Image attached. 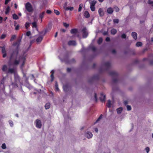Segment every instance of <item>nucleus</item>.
<instances>
[{
	"label": "nucleus",
	"mask_w": 153,
	"mask_h": 153,
	"mask_svg": "<svg viewBox=\"0 0 153 153\" xmlns=\"http://www.w3.org/2000/svg\"><path fill=\"white\" fill-rule=\"evenodd\" d=\"M16 35H13L10 39V41L12 42L16 38Z\"/></svg>",
	"instance_id": "36"
},
{
	"label": "nucleus",
	"mask_w": 153,
	"mask_h": 153,
	"mask_svg": "<svg viewBox=\"0 0 153 153\" xmlns=\"http://www.w3.org/2000/svg\"><path fill=\"white\" fill-rule=\"evenodd\" d=\"M6 35L5 34H2L1 36V39H3L6 37Z\"/></svg>",
	"instance_id": "51"
},
{
	"label": "nucleus",
	"mask_w": 153,
	"mask_h": 153,
	"mask_svg": "<svg viewBox=\"0 0 153 153\" xmlns=\"http://www.w3.org/2000/svg\"><path fill=\"white\" fill-rule=\"evenodd\" d=\"M10 7L9 6H7L6 9L5 14H8L10 12Z\"/></svg>",
	"instance_id": "32"
},
{
	"label": "nucleus",
	"mask_w": 153,
	"mask_h": 153,
	"mask_svg": "<svg viewBox=\"0 0 153 153\" xmlns=\"http://www.w3.org/2000/svg\"><path fill=\"white\" fill-rule=\"evenodd\" d=\"M117 81H118V80L116 78H114L113 79V82L114 83H116L117 82Z\"/></svg>",
	"instance_id": "57"
},
{
	"label": "nucleus",
	"mask_w": 153,
	"mask_h": 153,
	"mask_svg": "<svg viewBox=\"0 0 153 153\" xmlns=\"http://www.w3.org/2000/svg\"><path fill=\"white\" fill-rule=\"evenodd\" d=\"M26 35L28 36H30L31 35V32L30 31H27L26 33Z\"/></svg>",
	"instance_id": "55"
},
{
	"label": "nucleus",
	"mask_w": 153,
	"mask_h": 153,
	"mask_svg": "<svg viewBox=\"0 0 153 153\" xmlns=\"http://www.w3.org/2000/svg\"><path fill=\"white\" fill-rule=\"evenodd\" d=\"M145 150L147 153H148L149 151V147H146L145 149Z\"/></svg>",
	"instance_id": "58"
},
{
	"label": "nucleus",
	"mask_w": 153,
	"mask_h": 153,
	"mask_svg": "<svg viewBox=\"0 0 153 153\" xmlns=\"http://www.w3.org/2000/svg\"><path fill=\"white\" fill-rule=\"evenodd\" d=\"M35 123L36 124V126L37 128H41L42 125L41 121L40 120L37 119L35 121Z\"/></svg>",
	"instance_id": "7"
},
{
	"label": "nucleus",
	"mask_w": 153,
	"mask_h": 153,
	"mask_svg": "<svg viewBox=\"0 0 153 153\" xmlns=\"http://www.w3.org/2000/svg\"><path fill=\"white\" fill-rule=\"evenodd\" d=\"M15 58H16V57H15ZM20 60L22 62V63L21 66V67H22L25 65L26 61V56L24 55L20 56L19 59V60H17L16 59L13 62L12 65H18L19 64Z\"/></svg>",
	"instance_id": "2"
},
{
	"label": "nucleus",
	"mask_w": 153,
	"mask_h": 153,
	"mask_svg": "<svg viewBox=\"0 0 153 153\" xmlns=\"http://www.w3.org/2000/svg\"><path fill=\"white\" fill-rule=\"evenodd\" d=\"M123 110V108L122 107H120L117 109V113L118 114H120Z\"/></svg>",
	"instance_id": "29"
},
{
	"label": "nucleus",
	"mask_w": 153,
	"mask_h": 153,
	"mask_svg": "<svg viewBox=\"0 0 153 153\" xmlns=\"http://www.w3.org/2000/svg\"><path fill=\"white\" fill-rule=\"evenodd\" d=\"M65 60L66 62L67 63H75V61L74 59H71V60H70L68 62H66V61Z\"/></svg>",
	"instance_id": "34"
},
{
	"label": "nucleus",
	"mask_w": 153,
	"mask_h": 153,
	"mask_svg": "<svg viewBox=\"0 0 153 153\" xmlns=\"http://www.w3.org/2000/svg\"><path fill=\"white\" fill-rule=\"evenodd\" d=\"M32 24L33 25V27H34L35 28L37 27V25L36 23V22H33L32 23Z\"/></svg>",
	"instance_id": "41"
},
{
	"label": "nucleus",
	"mask_w": 153,
	"mask_h": 153,
	"mask_svg": "<svg viewBox=\"0 0 153 153\" xmlns=\"http://www.w3.org/2000/svg\"><path fill=\"white\" fill-rule=\"evenodd\" d=\"M131 36L134 39L136 40L137 39V34L136 32H132L131 33Z\"/></svg>",
	"instance_id": "19"
},
{
	"label": "nucleus",
	"mask_w": 153,
	"mask_h": 153,
	"mask_svg": "<svg viewBox=\"0 0 153 153\" xmlns=\"http://www.w3.org/2000/svg\"><path fill=\"white\" fill-rule=\"evenodd\" d=\"M110 76L113 77H117L118 76V74L115 71H111L109 73Z\"/></svg>",
	"instance_id": "9"
},
{
	"label": "nucleus",
	"mask_w": 153,
	"mask_h": 153,
	"mask_svg": "<svg viewBox=\"0 0 153 153\" xmlns=\"http://www.w3.org/2000/svg\"><path fill=\"white\" fill-rule=\"evenodd\" d=\"M11 0H5L4 4H7L8 2L10 1Z\"/></svg>",
	"instance_id": "61"
},
{
	"label": "nucleus",
	"mask_w": 153,
	"mask_h": 153,
	"mask_svg": "<svg viewBox=\"0 0 153 153\" xmlns=\"http://www.w3.org/2000/svg\"><path fill=\"white\" fill-rule=\"evenodd\" d=\"M43 36H40L36 39V41L37 44H39L41 42L43 39Z\"/></svg>",
	"instance_id": "10"
},
{
	"label": "nucleus",
	"mask_w": 153,
	"mask_h": 153,
	"mask_svg": "<svg viewBox=\"0 0 153 153\" xmlns=\"http://www.w3.org/2000/svg\"><path fill=\"white\" fill-rule=\"evenodd\" d=\"M54 12L57 15H59L60 14L59 12L57 10H54Z\"/></svg>",
	"instance_id": "43"
},
{
	"label": "nucleus",
	"mask_w": 153,
	"mask_h": 153,
	"mask_svg": "<svg viewBox=\"0 0 153 153\" xmlns=\"http://www.w3.org/2000/svg\"><path fill=\"white\" fill-rule=\"evenodd\" d=\"M1 148L3 149H5L6 148V145L4 143L2 144Z\"/></svg>",
	"instance_id": "50"
},
{
	"label": "nucleus",
	"mask_w": 153,
	"mask_h": 153,
	"mask_svg": "<svg viewBox=\"0 0 153 153\" xmlns=\"http://www.w3.org/2000/svg\"><path fill=\"white\" fill-rule=\"evenodd\" d=\"M83 4H80L79 5V8L78 9V11L79 12H80V11H81L82 8L83 7Z\"/></svg>",
	"instance_id": "35"
},
{
	"label": "nucleus",
	"mask_w": 153,
	"mask_h": 153,
	"mask_svg": "<svg viewBox=\"0 0 153 153\" xmlns=\"http://www.w3.org/2000/svg\"><path fill=\"white\" fill-rule=\"evenodd\" d=\"M111 101L110 100H108L106 106L108 108H110L111 107Z\"/></svg>",
	"instance_id": "26"
},
{
	"label": "nucleus",
	"mask_w": 153,
	"mask_h": 153,
	"mask_svg": "<svg viewBox=\"0 0 153 153\" xmlns=\"http://www.w3.org/2000/svg\"><path fill=\"white\" fill-rule=\"evenodd\" d=\"M45 12V11H43L40 13L39 14V18L41 20V22L42 21V19L44 18Z\"/></svg>",
	"instance_id": "11"
},
{
	"label": "nucleus",
	"mask_w": 153,
	"mask_h": 153,
	"mask_svg": "<svg viewBox=\"0 0 153 153\" xmlns=\"http://www.w3.org/2000/svg\"><path fill=\"white\" fill-rule=\"evenodd\" d=\"M7 73L10 74H15V70L14 68H10L8 69L7 71Z\"/></svg>",
	"instance_id": "16"
},
{
	"label": "nucleus",
	"mask_w": 153,
	"mask_h": 153,
	"mask_svg": "<svg viewBox=\"0 0 153 153\" xmlns=\"http://www.w3.org/2000/svg\"><path fill=\"white\" fill-rule=\"evenodd\" d=\"M115 10L116 12H118L120 10L119 8L117 6H115L114 7Z\"/></svg>",
	"instance_id": "42"
},
{
	"label": "nucleus",
	"mask_w": 153,
	"mask_h": 153,
	"mask_svg": "<svg viewBox=\"0 0 153 153\" xmlns=\"http://www.w3.org/2000/svg\"><path fill=\"white\" fill-rule=\"evenodd\" d=\"M114 10L113 8L111 7H109L107 9V12L109 14H111L113 13Z\"/></svg>",
	"instance_id": "15"
},
{
	"label": "nucleus",
	"mask_w": 153,
	"mask_h": 153,
	"mask_svg": "<svg viewBox=\"0 0 153 153\" xmlns=\"http://www.w3.org/2000/svg\"><path fill=\"white\" fill-rule=\"evenodd\" d=\"M43 91L41 89H39L38 90H37L36 92H33V94L34 95H40L41 94V93H42Z\"/></svg>",
	"instance_id": "17"
},
{
	"label": "nucleus",
	"mask_w": 153,
	"mask_h": 153,
	"mask_svg": "<svg viewBox=\"0 0 153 153\" xmlns=\"http://www.w3.org/2000/svg\"><path fill=\"white\" fill-rule=\"evenodd\" d=\"M50 104L49 103H47L45 105V108L46 109H47L50 108Z\"/></svg>",
	"instance_id": "31"
},
{
	"label": "nucleus",
	"mask_w": 153,
	"mask_h": 153,
	"mask_svg": "<svg viewBox=\"0 0 153 153\" xmlns=\"http://www.w3.org/2000/svg\"><path fill=\"white\" fill-rule=\"evenodd\" d=\"M4 83V78L0 81V96H6V94L5 92V86Z\"/></svg>",
	"instance_id": "4"
},
{
	"label": "nucleus",
	"mask_w": 153,
	"mask_h": 153,
	"mask_svg": "<svg viewBox=\"0 0 153 153\" xmlns=\"http://www.w3.org/2000/svg\"><path fill=\"white\" fill-rule=\"evenodd\" d=\"M67 72H70L71 71V68H68L67 69Z\"/></svg>",
	"instance_id": "64"
},
{
	"label": "nucleus",
	"mask_w": 153,
	"mask_h": 153,
	"mask_svg": "<svg viewBox=\"0 0 153 153\" xmlns=\"http://www.w3.org/2000/svg\"><path fill=\"white\" fill-rule=\"evenodd\" d=\"M148 3L149 4H150L153 7V1L149 0L148 1Z\"/></svg>",
	"instance_id": "39"
},
{
	"label": "nucleus",
	"mask_w": 153,
	"mask_h": 153,
	"mask_svg": "<svg viewBox=\"0 0 153 153\" xmlns=\"http://www.w3.org/2000/svg\"><path fill=\"white\" fill-rule=\"evenodd\" d=\"M92 50L93 51H95L96 50V48L94 47H92L91 48Z\"/></svg>",
	"instance_id": "63"
},
{
	"label": "nucleus",
	"mask_w": 153,
	"mask_h": 153,
	"mask_svg": "<svg viewBox=\"0 0 153 153\" xmlns=\"http://www.w3.org/2000/svg\"><path fill=\"white\" fill-rule=\"evenodd\" d=\"M29 26V23L27 22H26L25 24V27L27 29V28H28Z\"/></svg>",
	"instance_id": "44"
},
{
	"label": "nucleus",
	"mask_w": 153,
	"mask_h": 153,
	"mask_svg": "<svg viewBox=\"0 0 153 153\" xmlns=\"http://www.w3.org/2000/svg\"><path fill=\"white\" fill-rule=\"evenodd\" d=\"M86 30L87 29L85 27H84L82 30V36L83 38H86L88 36V33Z\"/></svg>",
	"instance_id": "6"
},
{
	"label": "nucleus",
	"mask_w": 153,
	"mask_h": 153,
	"mask_svg": "<svg viewBox=\"0 0 153 153\" xmlns=\"http://www.w3.org/2000/svg\"><path fill=\"white\" fill-rule=\"evenodd\" d=\"M128 101L127 100H125L123 102V103L125 105H126L128 104Z\"/></svg>",
	"instance_id": "60"
},
{
	"label": "nucleus",
	"mask_w": 153,
	"mask_h": 153,
	"mask_svg": "<svg viewBox=\"0 0 153 153\" xmlns=\"http://www.w3.org/2000/svg\"><path fill=\"white\" fill-rule=\"evenodd\" d=\"M78 29L76 28H74L71 29L70 31V33L71 34H76L78 33Z\"/></svg>",
	"instance_id": "18"
},
{
	"label": "nucleus",
	"mask_w": 153,
	"mask_h": 153,
	"mask_svg": "<svg viewBox=\"0 0 153 153\" xmlns=\"http://www.w3.org/2000/svg\"><path fill=\"white\" fill-rule=\"evenodd\" d=\"M104 65L108 68H109L111 66V64L109 62H107L104 63Z\"/></svg>",
	"instance_id": "21"
},
{
	"label": "nucleus",
	"mask_w": 153,
	"mask_h": 153,
	"mask_svg": "<svg viewBox=\"0 0 153 153\" xmlns=\"http://www.w3.org/2000/svg\"><path fill=\"white\" fill-rule=\"evenodd\" d=\"M86 136L88 138H91L93 136V134L91 132L87 131L86 134Z\"/></svg>",
	"instance_id": "12"
},
{
	"label": "nucleus",
	"mask_w": 153,
	"mask_h": 153,
	"mask_svg": "<svg viewBox=\"0 0 153 153\" xmlns=\"http://www.w3.org/2000/svg\"><path fill=\"white\" fill-rule=\"evenodd\" d=\"M63 25L64 27L67 28L69 26V24H67L66 23H64Z\"/></svg>",
	"instance_id": "52"
},
{
	"label": "nucleus",
	"mask_w": 153,
	"mask_h": 153,
	"mask_svg": "<svg viewBox=\"0 0 153 153\" xmlns=\"http://www.w3.org/2000/svg\"><path fill=\"white\" fill-rule=\"evenodd\" d=\"M119 20L118 19H115L113 20V22L114 23H119Z\"/></svg>",
	"instance_id": "47"
},
{
	"label": "nucleus",
	"mask_w": 153,
	"mask_h": 153,
	"mask_svg": "<svg viewBox=\"0 0 153 153\" xmlns=\"http://www.w3.org/2000/svg\"><path fill=\"white\" fill-rule=\"evenodd\" d=\"M126 107H127V110L128 111H130L131 109V107L130 105H127L126 106Z\"/></svg>",
	"instance_id": "46"
},
{
	"label": "nucleus",
	"mask_w": 153,
	"mask_h": 153,
	"mask_svg": "<svg viewBox=\"0 0 153 153\" xmlns=\"http://www.w3.org/2000/svg\"><path fill=\"white\" fill-rule=\"evenodd\" d=\"M84 16L86 18H89L90 15L88 12L87 11H85L84 13Z\"/></svg>",
	"instance_id": "23"
},
{
	"label": "nucleus",
	"mask_w": 153,
	"mask_h": 153,
	"mask_svg": "<svg viewBox=\"0 0 153 153\" xmlns=\"http://www.w3.org/2000/svg\"><path fill=\"white\" fill-rule=\"evenodd\" d=\"M51 13L52 11L50 10H48L46 11V13L48 14H51Z\"/></svg>",
	"instance_id": "59"
},
{
	"label": "nucleus",
	"mask_w": 153,
	"mask_h": 153,
	"mask_svg": "<svg viewBox=\"0 0 153 153\" xmlns=\"http://www.w3.org/2000/svg\"><path fill=\"white\" fill-rule=\"evenodd\" d=\"M111 34L114 35L117 33V30L113 28L111 30Z\"/></svg>",
	"instance_id": "24"
},
{
	"label": "nucleus",
	"mask_w": 153,
	"mask_h": 153,
	"mask_svg": "<svg viewBox=\"0 0 153 153\" xmlns=\"http://www.w3.org/2000/svg\"><path fill=\"white\" fill-rule=\"evenodd\" d=\"M126 36L125 34L123 33L121 35V37L123 39H125L126 38Z\"/></svg>",
	"instance_id": "54"
},
{
	"label": "nucleus",
	"mask_w": 153,
	"mask_h": 153,
	"mask_svg": "<svg viewBox=\"0 0 153 153\" xmlns=\"http://www.w3.org/2000/svg\"><path fill=\"white\" fill-rule=\"evenodd\" d=\"M102 42V37H100L97 41V43L98 44H100Z\"/></svg>",
	"instance_id": "33"
},
{
	"label": "nucleus",
	"mask_w": 153,
	"mask_h": 153,
	"mask_svg": "<svg viewBox=\"0 0 153 153\" xmlns=\"http://www.w3.org/2000/svg\"><path fill=\"white\" fill-rule=\"evenodd\" d=\"M97 3V1L95 0H93L90 2V6H95Z\"/></svg>",
	"instance_id": "25"
},
{
	"label": "nucleus",
	"mask_w": 153,
	"mask_h": 153,
	"mask_svg": "<svg viewBox=\"0 0 153 153\" xmlns=\"http://www.w3.org/2000/svg\"><path fill=\"white\" fill-rule=\"evenodd\" d=\"M1 48L2 49V53H3V58H5L7 56L5 47L4 46H3L2 47H1Z\"/></svg>",
	"instance_id": "8"
},
{
	"label": "nucleus",
	"mask_w": 153,
	"mask_h": 153,
	"mask_svg": "<svg viewBox=\"0 0 153 153\" xmlns=\"http://www.w3.org/2000/svg\"><path fill=\"white\" fill-rule=\"evenodd\" d=\"M100 99L101 102H104L105 101L106 96H100Z\"/></svg>",
	"instance_id": "22"
},
{
	"label": "nucleus",
	"mask_w": 153,
	"mask_h": 153,
	"mask_svg": "<svg viewBox=\"0 0 153 153\" xmlns=\"http://www.w3.org/2000/svg\"><path fill=\"white\" fill-rule=\"evenodd\" d=\"M64 8L65 10H70L71 11H72L74 9L73 7H65L64 6Z\"/></svg>",
	"instance_id": "20"
},
{
	"label": "nucleus",
	"mask_w": 153,
	"mask_h": 153,
	"mask_svg": "<svg viewBox=\"0 0 153 153\" xmlns=\"http://www.w3.org/2000/svg\"><path fill=\"white\" fill-rule=\"evenodd\" d=\"M15 58H16V57H15ZM20 60L22 62V63L21 66V67H22L25 65L26 61V56L24 55L20 56L19 59V60H17L16 59L13 62L12 65H18L19 64Z\"/></svg>",
	"instance_id": "1"
},
{
	"label": "nucleus",
	"mask_w": 153,
	"mask_h": 153,
	"mask_svg": "<svg viewBox=\"0 0 153 153\" xmlns=\"http://www.w3.org/2000/svg\"><path fill=\"white\" fill-rule=\"evenodd\" d=\"M142 44L141 42H137L136 44V46L137 47H140L142 46Z\"/></svg>",
	"instance_id": "37"
},
{
	"label": "nucleus",
	"mask_w": 153,
	"mask_h": 153,
	"mask_svg": "<svg viewBox=\"0 0 153 153\" xmlns=\"http://www.w3.org/2000/svg\"><path fill=\"white\" fill-rule=\"evenodd\" d=\"M51 81L53 82L54 79V74H51Z\"/></svg>",
	"instance_id": "49"
},
{
	"label": "nucleus",
	"mask_w": 153,
	"mask_h": 153,
	"mask_svg": "<svg viewBox=\"0 0 153 153\" xmlns=\"http://www.w3.org/2000/svg\"><path fill=\"white\" fill-rule=\"evenodd\" d=\"M25 7L26 10L29 12H32L33 11V9L31 4L29 2L26 4Z\"/></svg>",
	"instance_id": "5"
},
{
	"label": "nucleus",
	"mask_w": 153,
	"mask_h": 153,
	"mask_svg": "<svg viewBox=\"0 0 153 153\" xmlns=\"http://www.w3.org/2000/svg\"><path fill=\"white\" fill-rule=\"evenodd\" d=\"M102 34L104 36H105L108 35V31H104L103 32Z\"/></svg>",
	"instance_id": "56"
},
{
	"label": "nucleus",
	"mask_w": 153,
	"mask_h": 153,
	"mask_svg": "<svg viewBox=\"0 0 153 153\" xmlns=\"http://www.w3.org/2000/svg\"><path fill=\"white\" fill-rule=\"evenodd\" d=\"M90 8L92 11H94L95 10V6H90Z\"/></svg>",
	"instance_id": "53"
},
{
	"label": "nucleus",
	"mask_w": 153,
	"mask_h": 153,
	"mask_svg": "<svg viewBox=\"0 0 153 153\" xmlns=\"http://www.w3.org/2000/svg\"><path fill=\"white\" fill-rule=\"evenodd\" d=\"M9 123L11 127H13V121L11 120L9 121Z\"/></svg>",
	"instance_id": "48"
},
{
	"label": "nucleus",
	"mask_w": 153,
	"mask_h": 153,
	"mask_svg": "<svg viewBox=\"0 0 153 153\" xmlns=\"http://www.w3.org/2000/svg\"><path fill=\"white\" fill-rule=\"evenodd\" d=\"M20 44L17 42H14L13 44L14 46H17L16 49L13 51L12 53L11 54L10 57V60H12L14 58L17 57L19 53L18 47Z\"/></svg>",
	"instance_id": "3"
},
{
	"label": "nucleus",
	"mask_w": 153,
	"mask_h": 153,
	"mask_svg": "<svg viewBox=\"0 0 153 153\" xmlns=\"http://www.w3.org/2000/svg\"><path fill=\"white\" fill-rule=\"evenodd\" d=\"M102 114H101L96 121L94 123V124H96L97 123L98 121H99L102 118Z\"/></svg>",
	"instance_id": "38"
},
{
	"label": "nucleus",
	"mask_w": 153,
	"mask_h": 153,
	"mask_svg": "<svg viewBox=\"0 0 153 153\" xmlns=\"http://www.w3.org/2000/svg\"><path fill=\"white\" fill-rule=\"evenodd\" d=\"M13 18L14 19L17 20L19 19L18 16L16 14L14 13L12 15Z\"/></svg>",
	"instance_id": "30"
},
{
	"label": "nucleus",
	"mask_w": 153,
	"mask_h": 153,
	"mask_svg": "<svg viewBox=\"0 0 153 153\" xmlns=\"http://www.w3.org/2000/svg\"><path fill=\"white\" fill-rule=\"evenodd\" d=\"M98 13L100 16H103L104 15V12L102 8H100L99 9Z\"/></svg>",
	"instance_id": "13"
},
{
	"label": "nucleus",
	"mask_w": 153,
	"mask_h": 153,
	"mask_svg": "<svg viewBox=\"0 0 153 153\" xmlns=\"http://www.w3.org/2000/svg\"><path fill=\"white\" fill-rule=\"evenodd\" d=\"M55 87L56 90L57 91H58L59 90V89L58 88V85L57 83V82L55 83Z\"/></svg>",
	"instance_id": "45"
},
{
	"label": "nucleus",
	"mask_w": 153,
	"mask_h": 153,
	"mask_svg": "<svg viewBox=\"0 0 153 153\" xmlns=\"http://www.w3.org/2000/svg\"><path fill=\"white\" fill-rule=\"evenodd\" d=\"M7 66L6 65H3L2 68V70L4 72H7Z\"/></svg>",
	"instance_id": "27"
},
{
	"label": "nucleus",
	"mask_w": 153,
	"mask_h": 153,
	"mask_svg": "<svg viewBox=\"0 0 153 153\" xmlns=\"http://www.w3.org/2000/svg\"><path fill=\"white\" fill-rule=\"evenodd\" d=\"M110 40V39L109 37H107L105 39V41L106 42H109Z\"/></svg>",
	"instance_id": "62"
},
{
	"label": "nucleus",
	"mask_w": 153,
	"mask_h": 153,
	"mask_svg": "<svg viewBox=\"0 0 153 153\" xmlns=\"http://www.w3.org/2000/svg\"><path fill=\"white\" fill-rule=\"evenodd\" d=\"M12 85L14 88H16L18 87V85L17 84L15 83H12Z\"/></svg>",
	"instance_id": "40"
},
{
	"label": "nucleus",
	"mask_w": 153,
	"mask_h": 153,
	"mask_svg": "<svg viewBox=\"0 0 153 153\" xmlns=\"http://www.w3.org/2000/svg\"><path fill=\"white\" fill-rule=\"evenodd\" d=\"M68 45H69L75 46L76 45V43L75 41L74 40L69 41L68 42Z\"/></svg>",
	"instance_id": "14"
},
{
	"label": "nucleus",
	"mask_w": 153,
	"mask_h": 153,
	"mask_svg": "<svg viewBox=\"0 0 153 153\" xmlns=\"http://www.w3.org/2000/svg\"><path fill=\"white\" fill-rule=\"evenodd\" d=\"M47 32V30L46 29L45 31H42L39 32V34H40L42 35V36H43L46 34Z\"/></svg>",
	"instance_id": "28"
}]
</instances>
